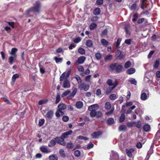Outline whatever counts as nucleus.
Listing matches in <instances>:
<instances>
[{
	"mask_svg": "<svg viewBox=\"0 0 160 160\" xmlns=\"http://www.w3.org/2000/svg\"><path fill=\"white\" fill-rule=\"evenodd\" d=\"M58 109L55 113V115L57 117L59 118L60 116V113L62 115L64 114L63 111L66 109L67 106L64 104L60 103L58 105Z\"/></svg>",
	"mask_w": 160,
	"mask_h": 160,
	"instance_id": "1",
	"label": "nucleus"
},
{
	"mask_svg": "<svg viewBox=\"0 0 160 160\" xmlns=\"http://www.w3.org/2000/svg\"><path fill=\"white\" fill-rule=\"evenodd\" d=\"M40 7L41 5L40 2L38 1L36 2L35 3V6L32 7L28 10L26 11L27 13L28 14L31 12H32L34 13H38Z\"/></svg>",
	"mask_w": 160,
	"mask_h": 160,
	"instance_id": "2",
	"label": "nucleus"
},
{
	"mask_svg": "<svg viewBox=\"0 0 160 160\" xmlns=\"http://www.w3.org/2000/svg\"><path fill=\"white\" fill-rule=\"evenodd\" d=\"M17 51L18 49L16 48L12 49L11 51V64L16 60L17 57L16 52Z\"/></svg>",
	"mask_w": 160,
	"mask_h": 160,
	"instance_id": "3",
	"label": "nucleus"
},
{
	"mask_svg": "<svg viewBox=\"0 0 160 160\" xmlns=\"http://www.w3.org/2000/svg\"><path fill=\"white\" fill-rule=\"evenodd\" d=\"M117 63H115L112 64L110 66V68L112 69H114L115 67H116V71L118 72H120L122 68V66L120 65L117 66Z\"/></svg>",
	"mask_w": 160,
	"mask_h": 160,
	"instance_id": "4",
	"label": "nucleus"
},
{
	"mask_svg": "<svg viewBox=\"0 0 160 160\" xmlns=\"http://www.w3.org/2000/svg\"><path fill=\"white\" fill-rule=\"evenodd\" d=\"M90 86L89 85L86 84L85 83L82 82L78 85V88L81 90H84L86 91L88 90Z\"/></svg>",
	"mask_w": 160,
	"mask_h": 160,
	"instance_id": "5",
	"label": "nucleus"
},
{
	"mask_svg": "<svg viewBox=\"0 0 160 160\" xmlns=\"http://www.w3.org/2000/svg\"><path fill=\"white\" fill-rule=\"evenodd\" d=\"M148 91L147 90L145 91L142 90L141 95V99L143 101L147 100L148 99V96L147 94H148Z\"/></svg>",
	"mask_w": 160,
	"mask_h": 160,
	"instance_id": "6",
	"label": "nucleus"
},
{
	"mask_svg": "<svg viewBox=\"0 0 160 160\" xmlns=\"http://www.w3.org/2000/svg\"><path fill=\"white\" fill-rule=\"evenodd\" d=\"M56 142L63 146H65L66 143L64 142V140L62 138V137H57L55 138Z\"/></svg>",
	"mask_w": 160,
	"mask_h": 160,
	"instance_id": "7",
	"label": "nucleus"
},
{
	"mask_svg": "<svg viewBox=\"0 0 160 160\" xmlns=\"http://www.w3.org/2000/svg\"><path fill=\"white\" fill-rule=\"evenodd\" d=\"M70 83L69 81L67 79L64 80L62 84V87L64 88H69L70 87Z\"/></svg>",
	"mask_w": 160,
	"mask_h": 160,
	"instance_id": "8",
	"label": "nucleus"
},
{
	"mask_svg": "<svg viewBox=\"0 0 160 160\" xmlns=\"http://www.w3.org/2000/svg\"><path fill=\"white\" fill-rule=\"evenodd\" d=\"M72 89H73V91L71 94L67 97V98L68 99H72L75 95L76 93L77 92V88L73 87L72 88Z\"/></svg>",
	"mask_w": 160,
	"mask_h": 160,
	"instance_id": "9",
	"label": "nucleus"
},
{
	"mask_svg": "<svg viewBox=\"0 0 160 160\" xmlns=\"http://www.w3.org/2000/svg\"><path fill=\"white\" fill-rule=\"evenodd\" d=\"M86 57L84 56H81L79 57L76 63H78L79 64H82L84 63L86 60Z\"/></svg>",
	"mask_w": 160,
	"mask_h": 160,
	"instance_id": "10",
	"label": "nucleus"
},
{
	"mask_svg": "<svg viewBox=\"0 0 160 160\" xmlns=\"http://www.w3.org/2000/svg\"><path fill=\"white\" fill-rule=\"evenodd\" d=\"M40 149L42 152L46 153H49L51 152L50 149L48 150L47 148L44 146H42L40 147Z\"/></svg>",
	"mask_w": 160,
	"mask_h": 160,
	"instance_id": "11",
	"label": "nucleus"
},
{
	"mask_svg": "<svg viewBox=\"0 0 160 160\" xmlns=\"http://www.w3.org/2000/svg\"><path fill=\"white\" fill-rule=\"evenodd\" d=\"M72 130H70L69 131L66 132L64 133H63L62 136L61 137L62 139H64L67 138L68 136L72 134Z\"/></svg>",
	"mask_w": 160,
	"mask_h": 160,
	"instance_id": "12",
	"label": "nucleus"
},
{
	"mask_svg": "<svg viewBox=\"0 0 160 160\" xmlns=\"http://www.w3.org/2000/svg\"><path fill=\"white\" fill-rule=\"evenodd\" d=\"M102 133L101 131H98L97 132H94L91 134L92 138H96L100 136Z\"/></svg>",
	"mask_w": 160,
	"mask_h": 160,
	"instance_id": "13",
	"label": "nucleus"
},
{
	"mask_svg": "<svg viewBox=\"0 0 160 160\" xmlns=\"http://www.w3.org/2000/svg\"><path fill=\"white\" fill-rule=\"evenodd\" d=\"M117 84L114 85V86L112 87H108L106 91V94L107 95H108L117 86Z\"/></svg>",
	"mask_w": 160,
	"mask_h": 160,
	"instance_id": "14",
	"label": "nucleus"
},
{
	"mask_svg": "<svg viewBox=\"0 0 160 160\" xmlns=\"http://www.w3.org/2000/svg\"><path fill=\"white\" fill-rule=\"evenodd\" d=\"M134 151V150L132 149H126V153L128 156L130 158L132 157V153Z\"/></svg>",
	"mask_w": 160,
	"mask_h": 160,
	"instance_id": "15",
	"label": "nucleus"
},
{
	"mask_svg": "<svg viewBox=\"0 0 160 160\" xmlns=\"http://www.w3.org/2000/svg\"><path fill=\"white\" fill-rule=\"evenodd\" d=\"M117 54H119V55L117 57V58L121 60L124 57V55L122 53V52L119 50H118L116 52Z\"/></svg>",
	"mask_w": 160,
	"mask_h": 160,
	"instance_id": "16",
	"label": "nucleus"
},
{
	"mask_svg": "<svg viewBox=\"0 0 160 160\" xmlns=\"http://www.w3.org/2000/svg\"><path fill=\"white\" fill-rule=\"evenodd\" d=\"M83 106V103L81 101H78L76 104V107L78 109L81 108Z\"/></svg>",
	"mask_w": 160,
	"mask_h": 160,
	"instance_id": "17",
	"label": "nucleus"
},
{
	"mask_svg": "<svg viewBox=\"0 0 160 160\" xmlns=\"http://www.w3.org/2000/svg\"><path fill=\"white\" fill-rule=\"evenodd\" d=\"M98 106L97 104H93L90 106L88 108V110H95L98 108Z\"/></svg>",
	"mask_w": 160,
	"mask_h": 160,
	"instance_id": "18",
	"label": "nucleus"
},
{
	"mask_svg": "<svg viewBox=\"0 0 160 160\" xmlns=\"http://www.w3.org/2000/svg\"><path fill=\"white\" fill-rule=\"evenodd\" d=\"M53 115V112L52 111L50 110L47 112L46 114V116L48 118H51Z\"/></svg>",
	"mask_w": 160,
	"mask_h": 160,
	"instance_id": "19",
	"label": "nucleus"
},
{
	"mask_svg": "<svg viewBox=\"0 0 160 160\" xmlns=\"http://www.w3.org/2000/svg\"><path fill=\"white\" fill-rule=\"evenodd\" d=\"M104 107L105 109L107 110L110 109L111 108V105L110 102H106L105 104Z\"/></svg>",
	"mask_w": 160,
	"mask_h": 160,
	"instance_id": "20",
	"label": "nucleus"
},
{
	"mask_svg": "<svg viewBox=\"0 0 160 160\" xmlns=\"http://www.w3.org/2000/svg\"><path fill=\"white\" fill-rule=\"evenodd\" d=\"M86 45L88 47H92L93 46L92 42L91 40H88L86 42Z\"/></svg>",
	"mask_w": 160,
	"mask_h": 160,
	"instance_id": "21",
	"label": "nucleus"
},
{
	"mask_svg": "<svg viewBox=\"0 0 160 160\" xmlns=\"http://www.w3.org/2000/svg\"><path fill=\"white\" fill-rule=\"evenodd\" d=\"M101 43L104 46H106L108 44V42L105 39H102L101 40Z\"/></svg>",
	"mask_w": 160,
	"mask_h": 160,
	"instance_id": "22",
	"label": "nucleus"
},
{
	"mask_svg": "<svg viewBox=\"0 0 160 160\" xmlns=\"http://www.w3.org/2000/svg\"><path fill=\"white\" fill-rule=\"evenodd\" d=\"M101 12L100 9L99 8H97L93 11V14L95 15H98Z\"/></svg>",
	"mask_w": 160,
	"mask_h": 160,
	"instance_id": "23",
	"label": "nucleus"
},
{
	"mask_svg": "<svg viewBox=\"0 0 160 160\" xmlns=\"http://www.w3.org/2000/svg\"><path fill=\"white\" fill-rule=\"evenodd\" d=\"M135 72V69L134 68H131L129 69L127 71V73L128 74H132L134 73Z\"/></svg>",
	"mask_w": 160,
	"mask_h": 160,
	"instance_id": "24",
	"label": "nucleus"
},
{
	"mask_svg": "<svg viewBox=\"0 0 160 160\" xmlns=\"http://www.w3.org/2000/svg\"><path fill=\"white\" fill-rule=\"evenodd\" d=\"M128 81L130 82L131 84H133L135 85L137 84V82L135 79L133 78H130L128 79Z\"/></svg>",
	"mask_w": 160,
	"mask_h": 160,
	"instance_id": "25",
	"label": "nucleus"
},
{
	"mask_svg": "<svg viewBox=\"0 0 160 160\" xmlns=\"http://www.w3.org/2000/svg\"><path fill=\"white\" fill-rule=\"evenodd\" d=\"M107 84L109 86H114V85L117 84L116 83H113L112 80L111 79H109L107 81Z\"/></svg>",
	"mask_w": 160,
	"mask_h": 160,
	"instance_id": "26",
	"label": "nucleus"
},
{
	"mask_svg": "<svg viewBox=\"0 0 160 160\" xmlns=\"http://www.w3.org/2000/svg\"><path fill=\"white\" fill-rule=\"evenodd\" d=\"M50 160H58V157L56 155L52 154L49 156Z\"/></svg>",
	"mask_w": 160,
	"mask_h": 160,
	"instance_id": "27",
	"label": "nucleus"
},
{
	"mask_svg": "<svg viewBox=\"0 0 160 160\" xmlns=\"http://www.w3.org/2000/svg\"><path fill=\"white\" fill-rule=\"evenodd\" d=\"M127 129V127L124 125H122L120 126L119 127L118 129L119 131H125Z\"/></svg>",
	"mask_w": 160,
	"mask_h": 160,
	"instance_id": "28",
	"label": "nucleus"
},
{
	"mask_svg": "<svg viewBox=\"0 0 160 160\" xmlns=\"http://www.w3.org/2000/svg\"><path fill=\"white\" fill-rule=\"evenodd\" d=\"M19 77V75L17 74H14L12 77V81L13 83H14L16 79Z\"/></svg>",
	"mask_w": 160,
	"mask_h": 160,
	"instance_id": "29",
	"label": "nucleus"
},
{
	"mask_svg": "<svg viewBox=\"0 0 160 160\" xmlns=\"http://www.w3.org/2000/svg\"><path fill=\"white\" fill-rule=\"evenodd\" d=\"M90 111V115L92 117H94L96 116V111L95 110H89Z\"/></svg>",
	"mask_w": 160,
	"mask_h": 160,
	"instance_id": "30",
	"label": "nucleus"
},
{
	"mask_svg": "<svg viewBox=\"0 0 160 160\" xmlns=\"http://www.w3.org/2000/svg\"><path fill=\"white\" fill-rule=\"evenodd\" d=\"M78 51L79 53L82 55H83L85 53V50L82 48H79L78 49Z\"/></svg>",
	"mask_w": 160,
	"mask_h": 160,
	"instance_id": "31",
	"label": "nucleus"
},
{
	"mask_svg": "<svg viewBox=\"0 0 160 160\" xmlns=\"http://www.w3.org/2000/svg\"><path fill=\"white\" fill-rule=\"evenodd\" d=\"M56 144V142L53 140H51L48 145L49 147H53L55 146Z\"/></svg>",
	"mask_w": 160,
	"mask_h": 160,
	"instance_id": "32",
	"label": "nucleus"
},
{
	"mask_svg": "<svg viewBox=\"0 0 160 160\" xmlns=\"http://www.w3.org/2000/svg\"><path fill=\"white\" fill-rule=\"evenodd\" d=\"M113 56L111 54L108 55L105 58V61H109L112 59Z\"/></svg>",
	"mask_w": 160,
	"mask_h": 160,
	"instance_id": "33",
	"label": "nucleus"
},
{
	"mask_svg": "<svg viewBox=\"0 0 160 160\" xmlns=\"http://www.w3.org/2000/svg\"><path fill=\"white\" fill-rule=\"evenodd\" d=\"M143 129L145 131L148 132L150 129V126L148 125H145L143 127Z\"/></svg>",
	"mask_w": 160,
	"mask_h": 160,
	"instance_id": "34",
	"label": "nucleus"
},
{
	"mask_svg": "<svg viewBox=\"0 0 160 160\" xmlns=\"http://www.w3.org/2000/svg\"><path fill=\"white\" fill-rule=\"evenodd\" d=\"M75 78L77 80L78 85L82 83L81 79L78 75H76Z\"/></svg>",
	"mask_w": 160,
	"mask_h": 160,
	"instance_id": "35",
	"label": "nucleus"
},
{
	"mask_svg": "<svg viewBox=\"0 0 160 160\" xmlns=\"http://www.w3.org/2000/svg\"><path fill=\"white\" fill-rule=\"evenodd\" d=\"M135 108L136 106H132L127 110L126 113L128 114L131 113L132 112V110L134 109Z\"/></svg>",
	"mask_w": 160,
	"mask_h": 160,
	"instance_id": "36",
	"label": "nucleus"
},
{
	"mask_svg": "<svg viewBox=\"0 0 160 160\" xmlns=\"http://www.w3.org/2000/svg\"><path fill=\"white\" fill-rule=\"evenodd\" d=\"M71 92V91L69 90H67L65 92H63L62 95V97H64L67 95L69 94L70 92Z\"/></svg>",
	"mask_w": 160,
	"mask_h": 160,
	"instance_id": "37",
	"label": "nucleus"
},
{
	"mask_svg": "<svg viewBox=\"0 0 160 160\" xmlns=\"http://www.w3.org/2000/svg\"><path fill=\"white\" fill-rule=\"evenodd\" d=\"M66 147L68 148L72 149L73 148V144L71 142H68L67 144Z\"/></svg>",
	"mask_w": 160,
	"mask_h": 160,
	"instance_id": "38",
	"label": "nucleus"
},
{
	"mask_svg": "<svg viewBox=\"0 0 160 160\" xmlns=\"http://www.w3.org/2000/svg\"><path fill=\"white\" fill-rule=\"evenodd\" d=\"M133 123L136 124V126L138 128H140L141 127V122L140 121H138L137 122H134Z\"/></svg>",
	"mask_w": 160,
	"mask_h": 160,
	"instance_id": "39",
	"label": "nucleus"
},
{
	"mask_svg": "<svg viewBox=\"0 0 160 160\" xmlns=\"http://www.w3.org/2000/svg\"><path fill=\"white\" fill-rule=\"evenodd\" d=\"M102 57V55L100 53L98 52L95 54V57L98 60L100 59Z\"/></svg>",
	"mask_w": 160,
	"mask_h": 160,
	"instance_id": "40",
	"label": "nucleus"
},
{
	"mask_svg": "<svg viewBox=\"0 0 160 160\" xmlns=\"http://www.w3.org/2000/svg\"><path fill=\"white\" fill-rule=\"evenodd\" d=\"M97 27V24L95 23L91 24L89 27L90 29L91 30H93Z\"/></svg>",
	"mask_w": 160,
	"mask_h": 160,
	"instance_id": "41",
	"label": "nucleus"
},
{
	"mask_svg": "<svg viewBox=\"0 0 160 160\" xmlns=\"http://www.w3.org/2000/svg\"><path fill=\"white\" fill-rule=\"evenodd\" d=\"M159 61L158 60H156L154 62V64L153 65L154 68H158L159 66Z\"/></svg>",
	"mask_w": 160,
	"mask_h": 160,
	"instance_id": "42",
	"label": "nucleus"
},
{
	"mask_svg": "<svg viewBox=\"0 0 160 160\" xmlns=\"http://www.w3.org/2000/svg\"><path fill=\"white\" fill-rule=\"evenodd\" d=\"M131 62L129 61H128L125 63L124 65V67L126 68H128L131 66Z\"/></svg>",
	"mask_w": 160,
	"mask_h": 160,
	"instance_id": "43",
	"label": "nucleus"
},
{
	"mask_svg": "<svg viewBox=\"0 0 160 160\" xmlns=\"http://www.w3.org/2000/svg\"><path fill=\"white\" fill-rule=\"evenodd\" d=\"M114 108L113 107L111 108V109L108 112H106V114L108 116H109L111 115L114 111Z\"/></svg>",
	"mask_w": 160,
	"mask_h": 160,
	"instance_id": "44",
	"label": "nucleus"
},
{
	"mask_svg": "<svg viewBox=\"0 0 160 160\" xmlns=\"http://www.w3.org/2000/svg\"><path fill=\"white\" fill-rule=\"evenodd\" d=\"M124 29L126 32V36H129L130 35V32L128 30V28L127 26H125L124 27Z\"/></svg>",
	"mask_w": 160,
	"mask_h": 160,
	"instance_id": "45",
	"label": "nucleus"
},
{
	"mask_svg": "<svg viewBox=\"0 0 160 160\" xmlns=\"http://www.w3.org/2000/svg\"><path fill=\"white\" fill-rule=\"evenodd\" d=\"M59 153H60V155L62 157H65V153L64 152V150L63 149H60L59 151Z\"/></svg>",
	"mask_w": 160,
	"mask_h": 160,
	"instance_id": "46",
	"label": "nucleus"
},
{
	"mask_svg": "<svg viewBox=\"0 0 160 160\" xmlns=\"http://www.w3.org/2000/svg\"><path fill=\"white\" fill-rule=\"evenodd\" d=\"M125 119V114L124 113H122V114L120 119H119V121L120 122H123Z\"/></svg>",
	"mask_w": 160,
	"mask_h": 160,
	"instance_id": "47",
	"label": "nucleus"
},
{
	"mask_svg": "<svg viewBox=\"0 0 160 160\" xmlns=\"http://www.w3.org/2000/svg\"><path fill=\"white\" fill-rule=\"evenodd\" d=\"M116 98V95L114 94H112L109 96V99L112 100H115Z\"/></svg>",
	"mask_w": 160,
	"mask_h": 160,
	"instance_id": "48",
	"label": "nucleus"
},
{
	"mask_svg": "<svg viewBox=\"0 0 160 160\" xmlns=\"http://www.w3.org/2000/svg\"><path fill=\"white\" fill-rule=\"evenodd\" d=\"M60 100V95L59 93H58L56 96V100H55V103H58Z\"/></svg>",
	"mask_w": 160,
	"mask_h": 160,
	"instance_id": "49",
	"label": "nucleus"
},
{
	"mask_svg": "<svg viewBox=\"0 0 160 160\" xmlns=\"http://www.w3.org/2000/svg\"><path fill=\"white\" fill-rule=\"evenodd\" d=\"M54 60L56 63H58L59 62H61L62 61V58H58L57 57H55L54 58Z\"/></svg>",
	"mask_w": 160,
	"mask_h": 160,
	"instance_id": "50",
	"label": "nucleus"
},
{
	"mask_svg": "<svg viewBox=\"0 0 160 160\" xmlns=\"http://www.w3.org/2000/svg\"><path fill=\"white\" fill-rule=\"evenodd\" d=\"M107 122L108 124H112L114 122V119L112 118H109L107 120Z\"/></svg>",
	"mask_w": 160,
	"mask_h": 160,
	"instance_id": "51",
	"label": "nucleus"
},
{
	"mask_svg": "<svg viewBox=\"0 0 160 160\" xmlns=\"http://www.w3.org/2000/svg\"><path fill=\"white\" fill-rule=\"evenodd\" d=\"M77 139L81 140H87L89 139L88 138L86 137H83L82 136H79L78 137Z\"/></svg>",
	"mask_w": 160,
	"mask_h": 160,
	"instance_id": "52",
	"label": "nucleus"
},
{
	"mask_svg": "<svg viewBox=\"0 0 160 160\" xmlns=\"http://www.w3.org/2000/svg\"><path fill=\"white\" fill-rule=\"evenodd\" d=\"M122 39L121 38H118L117 41V43H116V47L117 48H119V46L120 45V43Z\"/></svg>",
	"mask_w": 160,
	"mask_h": 160,
	"instance_id": "53",
	"label": "nucleus"
},
{
	"mask_svg": "<svg viewBox=\"0 0 160 160\" xmlns=\"http://www.w3.org/2000/svg\"><path fill=\"white\" fill-rule=\"evenodd\" d=\"M102 115V113L100 111H98L97 112H96V116L97 117L99 118L101 117Z\"/></svg>",
	"mask_w": 160,
	"mask_h": 160,
	"instance_id": "54",
	"label": "nucleus"
},
{
	"mask_svg": "<svg viewBox=\"0 0 160 160\" xmlns=\"http://www.w3.org/2000/svg\"><path fill=\"white\" fill-rule=\"evenodd\" d=\"M80 155V152L79 150H76L74 152V155L76 157H79Z\"/></svg>",
	"mask_w": 160,
	"mask_h": 160,
	"instance_id": "55",
	"label": "nucleus"
},
{
	"mask_svg": "<svg viewBox=\"0 0 160 160\" xmlns=\"http://www.w3.org/2000/svg\"><path fill=\"white\" fill-rule=\"evenodd\" d=\"M78 69L79 71L83 72L84 71V68L81 65L78 66Z\"/></svg>",
	"mask_w": 160,
	"mask_h": 160,
	"instance_id": "56",
	"label": "nucleus"
},
{
	"mask_svg": "<svg viewBox=\"0 0 160 160\" xmlns=\"http://www.w3.org/2000/svg\"><path fill=\"white\" fill-rule=\"evenodd\" d=\"M62 119L64 122H67L69 120V118L68 116H64L62 117Z\"/></svg>",
	"mask_w": 160,
	"mask_h": 160,
	"instance_id": "57",
	"label": "nucleus"
},
{
	"mask_svg": "<svg viewBox=\"0 0 160 160\" xmlns=\"http://www.w3.org/2000/svg\"><path fill=\"white\" fill-rule=\"evenodd\" d=\"M65 74H66L65 72H64L62 74V75L60 76V81H62L64 80V79L65 78V77H66Z\"/></svg>",
	"mask_w": 160,
	"mask_h": 160,
	"instance_id": "58",
	"label": "nucleus"
},
{
	"mask_svg": "<svg viewBox=\"0 0 160 160\" xmlns=\"http://www.w3.org/2000/svg\"><path fill=\"white\" fill-rule=\"evenodd\" d=\"M138 17V15L137 13H135L133 15V18L132 19V21L133 22H135L136 21Z\"/></svg>",
	"mask_w": 160,
	"mask_h": 160,
	"instance_id": "59",
	"label": "nucleus"
},
{
	"mask_svg": "<svg viewBox=\"0 0 160 160\" xmlns=\"http://www.w3.org/2000/svg\"><path fill=\"white\" fill-rule=\"evenodd\" d=\"M91 78V75H88L86 77L85 80L87 82H89Z\"/></svg>",
	"mask_w": 160,
	"mask_h": 160,
	"instance_id": "60",
	"label": "nucleus"
},
{
	"mask_svg": "<svg viewBox=\"0 0 160 160\" xmlns=\"http://www.w3.org/2000/svg\"><path fill=\"white\" fill-rule=\"evenodd\" d=\"M44 120L43 119H42L39 120V126H41L44 123Z\"/></svg>",
	"mask_w": 160,
	"mask_h": 160,
	"instance_id": "61",
	"label": "nucleus"
},
{
	"mask_svg": "<svg viewBox=\"0 0 160 160\" xmlns=\"http://www.w3.org/2000/svg\"><path fill=\"white\" fill-rule=\"evenodd\" d=\"M108 31L107 29L104 30L102 32V36H106V35H107V33H108Z\"/></svg>",
	"mask_w": 160,
	"mask_h": 160,
	"instance_id": "62",
	"label": "nucleus"
},
{
	"mask_svg": "<svg viewBox=\"0 0 160 160\" xmlns=\"http://www.w3.org/2000/svg\"><path fill=\"white\" fill-rule=\"evenodd\" d=\"M137 8V4L136 3L133 4L131 7V9L132 10H135Z\"/></svg>",
	"mask_w": 160,
	"mask_h": 160,
	"instance_id": "63",
	"label": "nucleus"
},
{
	"mask_svg": "<svg viewBox=\"0 0 160 160\" xmlns=\"http://www.w3.org/2000/svg\"><path fill=\"white\" fill-rule=\"evenodd\" d=\"M93 147V144L91 142H90L88 145L87 148L88 149L91 148Z\"/></svg>",
	"mask_w": 160,
	"mask_h": 160,
	"instance_id": "64",
	"label": "nucleus"
}]
</instances>
